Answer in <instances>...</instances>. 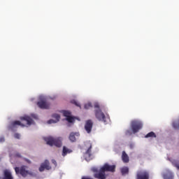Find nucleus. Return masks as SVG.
I'll return each mask as SVG.
<instances>
[{"instance_id": "31", "label": "nucleus", "mask_w": 179, "mask_h": 179, "mask_svg": "<svg viewBox=\"0 0 179 179\" xmlns=\"http://www.w3.org/2000/svg\"><path fill=\"white\" fill-rule=\"evenodd\" d=\"M130 148H132V145H130Z\"/></svg>"}, {"instance_id": "26", "label": "nucleus", "mask_w": 179, "mask_h": 179, "mask_svg": "<svg viewBox=\"0 0 179 179\" xmlns=\"http://www.w3.org/2000/svg\"><path fill=\"white\" fill-rule=\"evenodd\" d=\"M125 134L126 135H132V133L131 132V130H127Z\"/></svg>"}, {"instance_id": "28", "label": "nucleus", "mask_w": 179, "mask_h": 179, "mask_svg": "<svg viewBox=\"0 0 179 179\" xmlns=\"http://www.w3.org/2000/svg\"><path fill=\"white\" fill-rule=\"evenodd\" d=\"M52 163L57 167V161L55 159H52Z\"/></svg>"}, {"instance_id": "30", "label": "nucleus", "mask_w": 179, "mask_h": 179, "mask_svg": "<svg viewBox=\"0 0 179 179\" xmlns=\"http://www.w3.org/2000/svg\"><path fill=\"white\" fill-rule=\"evenodd\" d=\"M176 169H177L178 170H179V164H176Z\"/></svg>"}, {"instance_id": "4", "label": "nucleus", "mask_w": 179, "mask_h": 179, "mask_svg": "<svg viewBox=\"0 0 179 179\" xmlns=\"http://www.w3.org/2000/svg\"><path fill=\"white\" fill-rule=\"evenodd\" d=\"M27 166H22L20 168L19 167H15V171L16 174H20L22 177H27L28 176H31V177H37V173H34L33 172H30L27 170Z\"/></svg>"}, {"instance_id": "17", "label": "nucleus", "mask_w": 179, "mask_h": 179, "mask_svg": "<svg viewBox=\"0 0 179 179\" xmlns=\"http://www.w3.org/2000/svg\"><path fill=\"white\" fill-rule=\"evenodd\" d=\"M120 171L122 176H125V174H128L129 173V169L127 166H124L120 169Z\"/></svg>"}, {"instance_id": "2", "label": "nucleus", "mask_w": 179, "mask_h": 179, "mask_svg": "<svg viewBox=\"0 0 179 179\" xmlns=\"http://www.w3.org/2000/svg\"><path fill=\"white\" fill-rule=\"evenodd\" d=\"M20 120L22 122L19 120H15L13 122L10 126L9 129L13 130V128H16L17 125H20V127H26V125H31L33 124V119L29 116H24L20 117Z\"/></svg>"}, {"instance_id": "9", "label": "nucleus", "mask_w": 179, "mask_h": 179, "mask_svg": "<svg viewBox=\"0 0 179 179\" xmlns=\"http://www.w3.org/2000/svg\"><path fill=\"white\" fill-rule=\"evenodd\" d=\"M85 146L86 148H88V149L85 153V159L86 160H90V158L92 157V143L91 142L85 143Z\"/></svg>"}, {"instance_id": "6", "label": "nucleus", "mask_w": 179, "mask_h": 179, "mask_svg": "<svg viewBox=\"0 0 179 179\" xmlns=\"http://www.w3.org/2000/svg\"><path fill=\"white\" fill-rule=\"evenodd\" d=\"M95 117L99 121H101L102 122H107L106 115H104L101 109L95 110Z\"/></svg>"}, {"instance_id": "23", "label": "nucleus", "mask_w": 179, "mask_h": 179, "mask_svg": "<svg viewBox=\"0 0 179 179\" xmlns=\"http://www.w3.org/2000/svg\"><path fill=\"white\" fill-rule=\"evenodd\" d=\"M73 104H75V106H76L77 107H80V103H78L76 101H72Z\"/></svg>"}, {"instance_id": "15", "label": "nucleus", "mask_w": 179, "mask_h": 179, "mask_svg": "<svg viewBox=\"0 0 179 179\" xmlns=\"http://www.w3.org/2000/svg\"><path fill=\"white\" fill-rule=\"evenodd\" d=\"M69 153H72V150L69 149L66 146H63V150L62 152V155L63 156V157H65V156H66V155Z\"/></svg>"}, {"instance_id": "7", "label": "nucleus", "mask_w": 179, "mask_h": 179, "mask_svg": "<svg viewBox=\"0 0 179 179\" xmlns=\"http://www.w3.org/2000/svg\"><path fill=\"white\" fill-rule=\"evenodd\" d=\"M37 106L42 110H48L51 104H50L45 99H43L37 102Z\"/></svg>"}, {"instance_id": "3", "label": "nucleus", "mask_w": 179, "mask_h": 179, "mask_svg": "<svg viewBox=\"0 0 179 179\" xmlns=\"http://www.w3.org/2000/svg\"><path fill=\"white\" fill-rule=\"evenodd\" d=\"M44 141L49 146H57V148H61L62 146V139L61 138L45 137Z\"/></svg>"}, {"instance_id": "11", "label": "nucleus", "mask_w": 179, "mask_h": 179, "mask_svg": "<svg viewBox=\"0 0 179 179\" xmlns=\"http://www.w3.org/2000/svg\"><path fill=\"white\" fill-rule=\"evenodd\" d=\"M85 129L87 134L92 132V129H93V121L92 120H88L85 122Z\"/></svg>"}, {"instance_id": "24", "label": "nucleus", "mask_w": 179, "mask_h": 179, "mask_svg": "<svg viewBox=\"0 0 179 179\" xmlns=\"http://www.w3.org/2000/svg\"><path fill=\"white\" fill-rule=\"evenodd\" d=\"M14 137L16 138V139H20V134L16 133L14 134Z\"/></svg>"}, {"instance_id": "19", "label": "nucleus", "mask_w": 179, "mask_h": 179, "mask_svg": "<svg viewBox=\"0 0 179 179\" xmlns=\"http://www.w3.org/2000/svg\"><path fill=\"white\" fill-rule=\"evenodd\" d=\"M145 138H156V134L153 131H150L147 135H145Z\"/></svg>"}, {"instance_id": "10", "label": "nucleus", "mask_w": 179, "mask_h": 179, "mask_svg": "<svg viewBox=\"0 0 179 179\" xmlns=\"http://www.w3.org/2000/svg\"><path fill=\"white\" fill-rule=\"evenodd\" d=\"M45 170H51V166H50V161L45 159L43 163H42L38 169L41 173H43Z\"/></svg>"}, {"instance_id": "29", "label": "nucleus", "mask_w": 179, "mask_h": 179, "mask_svg": "<svg viewBox=\"0 0 179 179\" xmlns=\"http://www.w3.org/2000/svg\"><path fill=\"white\" fill-rule=\"evenodd\" d=\"M16 156H17V157H22V156L20 155V153H17V154H16Z\"/></svg>"}, {"instance_id": "25", "label": "nucleus", "mask_w": 179, "mask_h": 179, "mask_svg": "<svg viewBox=\"0 0 179 179\" xmlns=\"http://www.w3.org/2000/svg\"><path fill=\"white\" fill-rule=\"evenodd\" d=\"M94 108H98V110H100V105L99 103H96L94 105Z\"/></svg>"}, {"instance_id": "12", "label": "nucleus", "mask_w": 179, "mask_h": 179, "mask_svg": "<svg viewBox=\"0 0 179 179\" xmlns=\"http://www.w3.org/2000/svg\"><path fill=\"white\" fill-rule=\"evenodd\" d=\"M76 136H80L79 132H71L69 135V139L71 142H76Z\"/></svg>"}, {"instance_id": "5", "label": "nucleus", "mask_w": 179, "mask_h": 179, "mask_svg": "<svg viewBox=\"0 0 179 179\" xmlns=\"http://www.w3.org/2000/svg\"><path fill=\"white\" fill-rule=\"evenodd\" d=\"M143 127V123L141 120H132L131 122V129L132 130L133 134H136L142 129Z\"/></svg>"}, {"instance_id": "8", "label": "nucleus", "mask_w": 179, "mask_h": 179, "mask_svg": "<svg viewBox=\"0 0 179 179\" xmlns=\"http://www.w3.org/2000/svg\"><path fill=\"white\" fill-rule=\"evenodd\" d=\"M150 175L147 171H138L136 173V179H149Z\"/></svg>"}, {"instance_id": "14", "label": "nucleus", "mask_w": 179, "mask_h": 179, "mask_svg": "<svg viewBox=\"0 0 179 179\" xmlns=\"http://www.w3.org/2000/svg\"><path fill=\"white\" fill-rule=\"evenodd\" d=\"M3 179H13V177H12V173H10V170H4Z\"/></svg>"}, {"instance_id": "16", "label": "nucleus", "mask_w": 179, "mask_h": 179, "mask_svg": "<svg viewBox=\"0 0 179 179\" xmlns=\"http://www.w3.org/2000/svg\"><path fill=\"white\" fill-rule=\"evenodd\" d=\"M122 159L124 163L129 162V157H128V155L127 154V152H125V151L122 152Z\"/></svg>"}, {"instance_id": "18", "label": "nucleus", "mask_w": 179, "mask_h": 179, "mask_svg": "<svg viewBox=\"0 0 179 179\" xmlns=\"http://www.w3.org/2000/svg\"><path fill=\"white\" fill-rule=\"evenodd\" d=\"M164 179H173L174 176H173V173L171 172H168V173L164 174Z\"/></svg>"}, {"instance_id": "21", "label": "nucleus", "mask_w": 179, "mask_h": 179, "mask_svg": "<svg viewBox=\"0 0 179 179\" xmlns=\"http://www.w3.org/2000/svg\"><path fill=\"white\" fill-rule=\"evenodd\" d=\"M63 115H64V117H66V118H68L69 117L71 116V113H70V112L68 111V110H64V111L63 112Z\"/></svg>"}, {"instance_id": "32", "label": "nucleus", "mask_w": 179, "mask_h": 179, "mask_svg": "<svg viewBox=\"0 0 179 179\" xmlns=\"http://www.w3.org/2000/svg\"><path fill=\"white\" fill-rule=\"evenodd\" d=\"M0 160H1V158H0Z\"/></svg>"}, {"instance_id": "1", "label": "nucleus", "mask_w": 179, "mask_h": 179, "mask_svg": "<svg viewBox=\"0 0 179 179\" xmlns=\"http://www.w3.org/2000/svg\"><path fill=\"white\" fill-rule=\"evenodd\" d=\"M94 178L97 179H106L107 178V175H106V171H109L110 173H115V165H110L108 164H104V165L100 168L99 171L97 169H92Z\"/></svg>"}, {"instance_id": "13", "label": "nucleus", "mask_w": 179, "mask_h": 179, "mask_svg": "<svg viewBox=\"0 0 179 179\" xmlns=\"http://www.w3.org/2000/svg\"><path fill=\"white\" fill-rule=\"evenodd\" d=\"M52 117L55 118V120L51 119L48 121V124H55V123L58 122V121H59V120L61 118V116H59V115H58V114H53Z\"/></svg>"}, {"instance_id": "22", "label": "nucleus", "mask_w": 179, "mask_h": 179, "mask_svg": "<svg viewBox=\"0 0 179 179\" xmlns=\"http://www.w3.org/2000/svg\"><path fill=\"white\" fill-rule=\"evenodd\" d=\"M66 120L68 121V122H73V121H75V118H73L72 116H69L66 118Z\"/></svg>"}, {"instance_id": "27", "label": "nucleus", "mask_w": 179, "mask_h": 179, "mask_svg": "<svg viewBox=\"0 0 179 179\" xmlns=\"http://www.w3.org/2000/svg\"><path fill=\"white\" fill-rule=\"evenodd\" d=\"M2 142H5V137H0V143H2Z\"/></svg>"}, {"instance_id": "20", "label": "nucleus", "mask_w": 179, "mask_h": 179, "mask_svg": "<svg viewBox=\"0 0 179 179\" xmlns=\"http://www.w3.org/2000/svg\"><path fill=\"white\" fill-rule=\"evenodd\" d=\"M92 107H93V106H92V103L90 102L85 103L84 106V108H85V110H89V108H92Z\"/></svg>"}]
</instances>
